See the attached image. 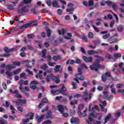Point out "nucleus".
<instances>
[{
  "label": "nucleus",
  "instance_id": "20",
  "mask_svg": "<svg viewBox=\"0 0 124 124\" xmlns=\"http://www.w3.org/2000/svg\"><path fill=\"white\" fill-rule=\"evenodd\" d=\"M43 73V71H39V73L38 75H36L35 77L36 79H43V76L42 75V74Z\"/></svg>",
  "mask_w": 124,
  "mask_h": 124
},
{
  "label": "nucleus",
  "instance_id": "64",
  "mask_svg": "<svg viewBox=\"0 0 124 124\" xmlns=\"http://www.w3.org/2000/svg\"><path fill=\"white\" fill-rule=\"evenodd\" d=\"M88 5L92 6L93 5V0H90L89 1Z\"/></svg>",
  "mask_w": 124,
  "mask_h": 124
},
{
  "label": "nucleus",
  "instance_id": "11",
  "mask_svg": "<svg viewBox=\"0 0 124 124\" xmlns=\"http://www.w3.org/2000/svg\"><path fill=\"white\" fill-rule=\"evenodd\" d=\"M45 117V114H42L41 116H39L38 115H35V119L36 120H37V122L38 124H40L43 121V119Z\"/></svg>",
  "mask_w": 124,
  "mask_h": 124
},
{
  "label": "nucleus",
  "instance_id": "25",
  "mask_svg": "<svg viewBox=\"0 0 124 124\" xmlns=\"http://www.w3.org/2000/svg\"><path fill=\"white\" fill-rule=\"evenodd\" d=\"M111 117H112V115H111V114L108 113V115L106 117L105 119L104 124H106L107 122H108V120L111 119Z\"/></svg>",
  "mask_w": 124,
  "mask_h": 124
},
{
  "label": "nucleus",
  "instance_id": "34",
  "mask_svg": "<svg viewBox=\"0 0 124 124\" xmlns=\"http://www.w3.org/2000/svg\"><path fill=\"white\" fill-rule=\"evenodd\" d=\"M31 12L33 13L34 15H36L38 13V10L33 8L31 9Z\"/></svg>",
  "mask_w": 124,
  "mask_h": 124
},
{
  "label": "nucleus",
  "instance_id": "56",
  "mask_svg": "<svg viewBox=\"0 0 124 124\" xmlns=\"http://www.w3.org/2000/svg\"><path fill=\"white\" fill-rule=\"evenodd\" d=\"M81 39L82 40H84L85 42H88V38H87V36H82L81 37Z\"/></svg>",
  "mask_w": 124,
  "mask_h": 124
},
{
  "label": "nucleus",
  "instance_id": "39",
  "mask_svg": "<svg viewBox=\"0 0 124 124\" xmlns=\"http://www.w3.org/2000/svg\"><path fill=\"white\" fill-rule=\"evenodd\" d=\"M41 68L44 69V70H46L48 69V65L46 63L44 64V65L41 66Z\"/></svg>",
  "mask_w": 124,
  "mask_h": 124
},
{
  "label": "nucleus",
  "instance_id": "42",
  "mask_svg": "<svg viewBox=\"0 0 124 124\" xmlns=\"http://www.w3.org/2000/svg\"><path fill=\"white\" fill-rule=\"evenodd\" d=\"M30 122V119L26 118V119H22L23 124H27Z\"/></svg>",
  "mask_w": 124,
  "mask_h": 124
},
{
  "label": "nucleus",
  "instance_id": "37",
  "mask_svg": "<svg viewBox=\"0 0 124 124\" xmlns=\"http://www.w3.org/2000/svg\"><path fill=\"white\" fill-rule=\"evenodd\" d=\"M88 37L89 38H90L91 39H93V37H94V35L93 34V33L92 32H89L88 33Z\"/></svg>",
  "mask_w": 124,
  "mask_h": 124
},
{
  "label": "nucleus",
  "instance_id": "6",
  "mask_svg": "<svg viewBox=\"0 0 124 124\" xmlns=\"http://www.w3.org/2000/svg\"><path fill=\"white\" fill-rule=\"evenodd\" d=\"M73 5L74 4L72 3L68 4V8L66 10V12H69V14H73V11L75 10L74 8H73Z\"/></svg>",
  "mask_w": 124,
  "mask_h": 124
},
{
  "label": "nucleus",
  "instance_id": "41",
  "mask_svg": "<svg viewBox=\"0 0 124 124\" xmlns=\"http://www.w3.org/2000/svg\"><path fill=\"white\" fill-rule=\"evenodd\" d=\"M113 57L114 58H121L122 57V54L119 53H115L113 55Z\"/></svg>",
  "mask_w": 124,
  "mask_h": 124
},
{
  "label": "nucleus",
  "instance_id": "12",
  "mask_svg": "<svg viewBox=\"0 0 124 124\" xmlns=\"http://www.w3.org/2000/svg\"><path fill=\"white\" fill-rule=\"evenodd\" d=\"M71 124H79L80 123V120L79 118L73 117L70 120Z\"/></svg>",
  "mask_w": 124,
  "mask_h": 124
},
{
  "label": "nucleus",
  "instance_id": "43",
  "mask_svg": "<svg viewBox=\"0 0 124 124\" xmlns=\"http://www.w3.org/2000/svg\"><path fill=\"white\" fill-rule=\"evenodd\" d=\"M52 124V121L51 120H46L42 123V124Z\"/></svg>",
  "mask_w": 124,
  "mask_h": 124
},
{
  "label": "nucleus",
  "instance_id": "51",
  "mask_svg": "<svg viewBox=\"0 0 124 124\" xmlns=\"http://www.w3.org/2000/svg\"><path fill=\"white\" fill-rule=\"evenodd\" d=\"M52 44L53 46H58L59 45V41L56 40L53 42Z\"/></svg>",
  "mask_w": 124,
  "mask_h": 124
},
{
  "label": "nucleus",
  "instance_id": "27",
  "mask_svg": "<svg viewBox=\"0 0 124 124\" xmlns=\"http://www.w3.org/2000/svg\"><path fill=\"white\" fill-rule=\"evenodd\" d=\"M58 31L59 34H62V35H64V33H65V31H66V30L63 28L62 29V30H58Z\"/></svg>",
  "mask_w": 124,
  "mask_h": 124
},
{
  "label": "nucleus",
  "instance_id": "29",
  "mask_svg": "<svg viewBox=\"0 0 124 124\" xmlns=\"http://www.w3.org/2000/svg\"><path fill=\"white\" fill-rule=\"evenodd\" d=\"M7 9L9 10H13L14 9V5L11 4H8L7 5Z\"/></svg>",
  "mask_w": 124,
  "mask_h": 124
},
{
  "label": "nucleus",
  "instance_id": "9",
  "mask_svg": "<svg viewBox=\"0 0 124 124\" xmlns=\"http://www.w3.org/2000/svg\"><path fill=\"white\" fill-rule=\"evenodd\" d=\"M103 93L104 94V97L106 100H111V99L114 98V95L112 94L108 96V92L107 91L103 92Z\"/></svg>",
  "mask_w": 124,
  "mask_h": 124
},
{
  "label": "nucleus",
  "instance_id": "61",
  "mask_svg": "<svg viewBox=\"0 0 124 124\" xmlns=\"http://www.w3.org/2000/svg\"><path fill=\"white\" fill-rule=\"evenodd\" d=\"M114 24H115V20H113L111 22H110L109 27L113 28V27H114Z\"/></svg>",
  "mask_w": 124,
  "mask_h": 124
},
{
  "label": "nucleus",
  "instance_id": "4",
  "mask_svg": "<svg viewBox=\"0 0 124 124\" xmlns=\"http://www.w3.org/2000/svg\"><path fill=\"white\" fill-rule=\"evenodd\" d=\"M78 73L76 75V77L77 79H79V80H81V81H84L85 80V78L83 76V72L82 71V68H78Z\"/></svg>",
  "mask_w": 124,
  "mask_h": 124
},
{
  "label": "nucleus",
  "instance_id": "15",
  "mask_svg": "<svg viewBox=\"0 0 124 124\" xmlns=\"http://www.w3.org/2000/svg\"><path fill=\"white\" fill-rule=\"evenodd\" d=\"M83 59L86 62H92L93 58L92 56H90L89 57H87L86 56H83Z\"/></svg>",
  "mask_w": 124,
  "mask_h": 124
},
{
  "label": "nucleus",
  "instance_id": "48",
  "mask_svg": "<svg viewBox=\"0 0 124 124\" xmlns=\"http://www.w3.org/2000/svg\"><path fill=\"white\" fill-rule=\"evenodd\" d=\"M2 87L4 90H7V85H6V83L5 82H3L2 84Z\"/></svg>",
  "mask_w": 124,
  "mask_h": 124
},
{
  "label": "nucleus",
  "instance_id": "52",
  "mask_svg": "<svg viewBox=\"0 0 124 124\" xmlns=\"http://www.w3.org/2000/svg\"><path fill=\"white\" fill-rule=\"evenodd\" d=\"M5 73L6 75H7L8 77H11V76H12V73H10L9 71H6Z\"/></svg>",
  "mask_w": 124,
  "mask_h": 124
},
{
  "label": "nucleus",
  "instance_id": "53",
  "mask_svg": "<svg viewBox=\"0 0 124 124\" xmlns=\"http://www.w3.org/2000/svg\"><path fill=\"white\" fill-rule=\"evenodd\" d=\"M42 102L44 103H48V102H49V101L48 100L47 98H44L42 99Z\"/></svg>",
  "mask_w": 124,
  "mask_h": 124
},
{
  "label": "nucleus",
  "instance_id": "5",
  "mask_svg": "<svg viewBox=\"0 0 124 124\" xmlns=\"http://www.w3.org/2000/svg\"><path fill=\"white\" fill-rule=\"evenodd\" d=\"M78 116L79 118H84L85 117H87V111H88V109H86L83 111V113H82V112H81V110H82V108H81V106L78 107Z\"/></svg>",
  "mask_w": 124,
  "mask_h": 124
},
{
  "label": "nucleus",
  "instance_id": "50",
  "mask_svg": "<svg viewBox=\"0 0 124 124\" xmlns=\"http://www.w3.org/2000/svg\"><path fill=\"white\" fill-rule=\"evenodd\" d=\"M70 103L71 105H74V104H77L78 103V100H75L74 101H72L70 102Z\"/></svg>",
  "mask_w": 124,
  "mask_h": 124
},
{
  "label": "nucleus",
  "instance_id": "19",
  "mask_svg": "<svg viewBox=\"0 0 124 124\" xmlns=\"http://www.w3.org/2000/svg\"><path fill=\"white\" fill-rule=\"evenodd\" d=\"M13 103H17L18 104H19V103H23V104H26V103H27V101H26L25 99H19L17 101H14Z\"/></svg>",
  "mask_w": 124,
  "mask_h": 124
},
{
  "label": "nucleus",
  "instance_id": "1",
  "mask_svg": "<svg viewBox=\"0 0 124 124\" xmlns=\"http://www.w3.org/2000/svg\"><path fill=\"white\" fill-rule=\"evenodd\" d=\"M94 58H97L95 60V62L92 65H90V68L91 70H94L97 72L98 69H104L105 66L104 65L101 64L100 62L104 61V58L98 55H95Z\"/></svg>",
  "mask_w": 124,
  "mask_h": 124
},
{
  "label": "nucleus",
  "instance_id": "24",
  "mask_svg": "<svg viewBox=\"0 0 124 124\" xmlns=\"http://www.w3.org/2000/svg\"><path fill=\"white\" fill-rule=\"evenodd\" d=\"M12 68H15V67L14 66V65L11 64L7 65L6 66V69H8V70H9V71H10V70H11V69Z\"/></svg>",
  "mask_w": 124,
  "mask_h": 124
},
{
  "label": "nucleus",
  "instance_id": "31",
  "mask_svg": "<svg viewBox=\"0 0 124 124\" xmlns=\"http://www.w3.org/2000/svg\"><path fill=\"white\" fill-rule=\"evenodd\" d=\"M123 30H124V26L123 25H120L118 26L117 31L119 32H122V31H123Z\"/></svg>",
  "mask_w": 124,
  "mask_h": 124
},
{
  "label": "nucleus",
  "instance_id": "45",
  "mask_svg": "<svg viewBox=\"0 0 124 124\" xmlns=\"http://www.w3.org/2000/svg\"><path fill=\"white\" fill-rule=\"evenodd\" d=\"M47 64H48V65L49 66H54V65H56V64H57L56 63V62H50V61H49L48 62V63H47Z\"/></svg>",
  "mask_w": 124,
  "mask_h": 124
},
{
  "label": "nucleus",
  "instance_id": "3",
  "mask_svg": "<svg viewBox=\"0 0 124 124\" xmlns=\"http://www.w3.org/2000/svg\"><path fill=\"white\" fill-rule=\"evenodd\" d=\"M50 79L53 81L56 84H60L61 83V79H60V77L56 76H54L53 73H50L49 75L46 76V82L49 83L50 82Z\"/></svg>",
  "mask_w": 124,
  "mask_h": 124
},
{
  "label": "nucleus",
  "instance_id": "38",
  "mask_svg": "<svg viewBox=\"0 0 124 124\" xmlns=\"http://www.w3.org/2000/svg\"><path fill=\"white\" fill-rule=\"evenodd\" d=\"M30 114H31V115H30V120H32L33 119V117H34V114H33V113L29 112L28 114L26 115L25 117H29V115H30Z\"/></svg>",
  "mask_w": 124,
  "mask_h": 124
},
{
  "label": "nucleus",
  "instance_id": "49",
  "mask_svg": "<svg viewBox=\"0 0 124 124\" xmlns=\"http://www.w3.org/2000/svg\"><path fill=\"white\" fill-rule=\"evenodd\" d=\"M0 124H8L7 121L4 120H0Z\"/></svg>",
  "mask_w": 124,
  "mask_h": 124
},
{
  "label": "nucleus",
  "instance_id": "22",
  "mask_svg": "<svg viewBox=\"0 0 124 124\" xmlns=\"http://www.w3.org/2000/svg\"><path fill=\"white\" fill-rule=\"evenodd\" d=\"M57 108L58 109V110L61 113V114L62 113H63L64 112V107L62 105H58L57 106Z\"/></svg>",
  "mask_w": 124,
  "mask_h": 124
},
{
  "label": "nucleus",
  "instance_id": "33",
  "mask_svg": "<svg viewBox=\"0 0 124 124\" xmlns=\"http://www.w3.org/2000/svg\"><path fill=\"white\" fill-rule=\"evenodd\" d=\"M111 5L113 11H116V10H117V8H118V5H117L116 3H112V4H111Z\"/></svg>",
  "mask_w": 124,
  "mask_h": 124
},
{
  "label": "nucleus",
  "instance_id": "46",
  "mask_svg": "<svg viewBox=\"0 0 124 124\" xmlns=\"http://www.w3.org/2000/svg\"><path fill=\"white\" fill-rule=\"evenodd\" d=\"M106 4H107L108 6H110V5H112V4H113V2L110 0L106 1Z\"/></svg>",
  "mask_w": 124,
  "mask_h": 124
},
{
  "label": "nucleus",
  "instance_id": "10",
  "mask_svg": "<svg viewBox=\"0 0 124 124\" xmlns=\"http://www.w3.org/2000/svg\"><path fill=\"white\" fill-rule=\"evenodd\" d=\"M36 22H37V20L30 21V23H27L20 27V30H23L24 29H26V28H29V27H31V24H32V23H35Z\"/></svg>",
  "mask_w": 124,
  "mask_h": 124
},
{
  "label": "nucleus",
  "instance_id": "40",
  "mask_svg": "<svg viewBox=\"0 0 124 124\" xmlns=\"http://www.w3.org/2000/svg\"><path fill=\"white\" fill-rule=\"evenodd\" d=\"M13 65H16L17 66H20V65H21V62L15 61L13 62Z\"/></svg>",
  "mask_w": 124,
  "mask_h": 124
},
{
  "label": "nucleus",
  "instance_id": "16",
  "mask_svg": "<svg viewBox=\"0 0 124 124\" xmlns=\"http://www.w3.org/2000/svg\"><path fill=\"white\" fill-rule=\"evenodd\" d=\"M26 12H29V9H27L26 6H24L21 9H18V13L19 14H22V13H25Z\"/></svg>",
  "mask_w": 124,
  "mask_h": 124
},
{
  "label": "nucleus",
  "instance_id": "14",
  "mask_svg": "<svg viewBox=\"0 0 124 124\" xmlns=\"http://www.w3.org/2000/svg\"><path fill=\"white\" fill-rule=\"evenodd\" d=\"M37 84H38V83H37V81H31V85L30 87L32 90H35V89H36V85H37Z\"/></svg>",
  "mask_w": 124,
  "mask_h": 124
},
{
  "label": "nucleus",
  "instance_id": "17",
  "mask_svg": "<svg viewBox=\"0 0 124 124\" xmlns=\"http://www.w3.org/2000/svg\"><path fill=\"white\" fill-rule=\"evenodd\" d=\"M20 86L19 87V90L21 92V93H24V88H23V84H24V80L21 79L18 82Z\"/></svg>",
  "mask_w": 124,
  "mask_h": 124
},
{
  "label": "nucleus",
  "instance_id": "26",
  "mask_svg": "<svg viewBox=\"0 0 124 124\" xmlns=\"http://www.w3.org/2000/svg\"><path fill=\"white\" fill-rule=\"evenodd\" d=\"M52 5L53 7H57V8H60V6L58 5V1L54 0L52 3Z\"/></svg>",
  "mask_w": 124,
  "mask_h": 124
},
{
  "label": "nucleus",
  "instance_id": "44",
  "mask_svg": "<svg viewBox=\"0 0 124 124\" xmlns=\"http://www.w3.org/2000/svg\"><path fill=\"white\" fill-rule=\"evenodd\" d=\"M35 43H36L38 44V46H39V48H42V46L41 45V41H35Z\"/></svg>",
  "mask_w": 124,
  "mask_h": 124
},
{
  "label": "nucleus",
  "instance_id": "28",
  "mask_svg": "<svg viewBox=\"0 0 124 124\" xmlns=\"http://www.w3.org/2000/svg\"><path fill=\"white\" fill-rule=\"evenodd\" d=\"M91 83L90 82V81L88 80L87 82H84L82 83V86L84 88H87L88 85H90Z\"/></svg>",
  "mask_w": 124,
  "mask_h": 124
},
{
  "label": "nucleus",
  "instance_id": "35",
  "mask_svg": "<svg viewBox=\"0 0 124 124\" xmlns=\"http://www.w3.org/2000/svg\"><path fill=\"white\" fill-rule=\"evenodd\" d=\"M31 62V61L28 60H25L21 62V63L22 64H24V65L26 66L27 64H29Z\"/></svg>",
  "mask_w": 124,
  "mask_h": 124
},
{
  "label": "nucleus",
  "instance_id": "32",
  "mask_svg": "<svg viewBox=\"0 0 124 124\" xmlns=\"http://www.w3.org/2000/svg\"><path fill=\"white\" fill-rule=\"evenodd\" d=\"M22 70V69L21 68H18L17 70L14 71L13 73L15 74V75H18L21 72Z\"/></svg>",
  "mask_w": 124,
  "mask_h": 124
},
{
  "label": "nucleus",
  "instance_id": "58",
  "mask_svg": "<svg viewBox=\"0 0 124 124\" xmlns=\"http://www.w3.org/2000/svg\"><path fill=\"white\" fill-rule=\"evenodd\" d=\"M0 57H5V58H8V57H10V53H7L3 54V55H0Z\"/></svg>",
  "mask_w": 124,
  "mask_h": 124
},
{
  "label": "nucleus",
  "instance_id": "36",
  "mask_svg": "<svg viewBox=\"0 0 124 124\" xmlns=\"http://www.w3.org/2000/svg\"><path fill=\"white\" fill-rule=\"evenodd\" d=\"M110 35L111 34H110V33L106 34L105 35H103L102 38H103V39H107V38L110 37Z\"/></svg>",
  "mask_w": 124,
  "mask_h": 124
},
{
  "label": "nucleus",
  "instance_id": "30",
  "mask_svg": "<svg viewBox=\"0 0 124 124\" xmlns=\"http://www.w3.org/2000/svg\"><path fill=\"white\" fill-rule=\"evenodd\" d=\"M46 33L47 34L48 37H51V30H50L49 27L46 28Z\"/></svg>",
  "mask_w": 124,
  "mask_h": 124
},
{
  "label": "nucleus",
  "instance_id": "7",
  "mask_svg": "<svg viewBox=\"0 0 124 124\" xmlns=\"http://www.w3.org/2000/svg\"><path fill=\"white\" fill-rule=\"evenodd\" d=\"M9 91L11 93H12L13 94H16L15 97L16 98H22V95L19 94V90H16L13 91L12 89H10Z\"/></svg>",
  "mask_w": 124,
  "mask_h": 124
},
{
  "label": "nucleus",
  "instance_id": "18",
  "mask_svg": "<svg viewBox=\"0 0 124 124\" xmlns=\"http://www.w3.org/2000/svg\"><path fill=\"white\" fill-rule=\"evenodd\" d=\"M108 41H110V44H113V43H116L118 41V38H114V37H110L108 39Z\"/></svg>",
  "mask_w": 124,
  "mask_h": 124
},
{
  "label": "nucleus",
  "instance_id": "55",
  "mask_svg": "<svg viewBox=\"0 0 124 124\" xmlns=\"http://www.w3.org/2000/svg\"><path fill=\"white\" fill-rule=\"evenodd\" d=\"M32 0H23V2L26 4H29V3H31V2Z\"/></svg>",
  "mask_w": 124,
  "mask_h": 124
},
{
  "label": "nucleus",
  "instance_id": "57",
  "mask_svg": "<svg viewBox=\"0 0 124 124\" xmlns=\"http://www.w3.org/2000/svg\"><path fill=\"white\" fill-rule=\"evenodd\" d=\"M75 62L76 63H78V64H80V63H82V62L79 59H77L76 60Z\"/></svg>",
  "mask_w": 124,
  "mask_h": 124
},
{
  "label": "nucleus",
  "instance_id": "63",
  "mask_svg": "<svg viewBox=\"0 0 124 124\" xmlns=\"http://www.w3.org/2000/svg\"><path fill=\"white\" fill-rule=\"evenodd\" d=\"M88 55L92 56V55H94V50H89L88 51Z\"/></svg>",
  "mask_w": 124,
  "mask_h": 124
},
{
  "label": "nucleus",
  "instance_id": "21",
  "mask_svg": "<svg viewBox=\"0 0 124 124\" xmlns=\"http://www.w3.org/2000/svg\"><path fill=\"white\" fill-rule=\"evenodd\" d=\"M46 119H53L54 118V116L52 115V111L49 110L46 115Z\"/></svg>",
  "mask_w": 124,
  "mask_h": 124
},
{
  "label": "nucleus",
  "instance_id": "8",
  "mask_svg": "<svg viewBox=\"0 0 124 124\" xmlns=\"http://www.w3.org/2000/svg\"><path fill=\"white\" fill-rule=\"evenodd\" d=\"M108 77H111V74L109 72H106L102 76V81L104 82H106V81H107V78Z\"/></svg>",
  "mask_w": 124,
  "mask_h": 124
},
{
  "label": "nucleus",
  "instance_id": "23",
  "mask_svg": "<svg viewBox=\"0 0 124 124\" xmlns=\"http://www.w3.org/2000/svg\"><path fill=\"white\" fill-rule=\"evenodd\" d=\"M62 59V57L61 56V55H54L52 57V59L53 60L54 62H57L58 61H59V60H61Z\"/></svg>",
  "mask_w": 124,
  "mask_h": 124
},
{
  "label": "nucleus",
  "instance_id": "47",
  "mask_svg": "<svg viewBox=\"0 0 124 124\" xmlns=\"http://www.w3.org/2000/svg\"><path fill=\"white\" fill-rule=\"evenodd\" d=\"M72 85L73 87V89H74V90H76L77 88V83H76V82H75L74 81H73L72 82Z\"/></svg>",
  "mask_w": 124,
  "mask_h": 124
},
{
  "label": "nucleus",
  "instance_id": "59",
  "mask_svg": "<svg viewBox=\"0 0 124 124\" xmlns=\"http://www.w3.org/2000/svg\"><path fill=\"white\" fill-rule=\"evenodd\" d=\"M92 42H93L94 44H100V40H93Z\"/></svg>",
  "mask_w": 124,
  "mask_h": 124
},
{
  "label": "nucleus",
  "instance_id": "60",
  "mask_svg": "<svg viewBox=\"0 0 124 124\" xmlns=\"http://www.w3.org/2000/svg\"><path fill=\"white\" fill-rule=\"evenodd\" d=\"M64 118H67L68 117V113L64 112L61 113Z\"/></svg>",
  "mask_w": 124,
  "mask_h": 124
},
{
  "label": "nucleus",
  "instance_id": "13",
  "mask_svg": "<svg viewBox=\"0 0 124 124\" xmlns=\"http://www.w3.org/2000/svg\"><path fill=\"white\" fill-rule=\"evenodd\" d=\"M62 66L61 65H56L55 66V68L54 69V72L55 73H58V72H59V73H62V69H60Z\"/></svg>",
  "mask_w": 124,
  "mask_h": 124
},
{
  "label": "nucleus",
  "instance_id": "54",
  "mask_svg": "<svg viewBox=\"0 0 124 124\" xmlns=\"http://www.w3.org/2000/svg\"><path fill=\"white\" fill-rule=\"evenodd\" d=\"M57 13L59 15H62L63 13V11L61 9H59L57 10Z\"/></svg>",
  "mask_w": 124,
  "mask_h": 124
},
{
  "label": "nucleus",
  "instance_id": "62",
  "mask_svg": "<svg viewBox=\"0 0 124 124\" xmlns=\"http://www.w3.org/2000/svg\"><path fill=\"white\" fill-rule=\"evenodd\" d=\"M52 1L51 0H47L46 1V4L48 5V6H51V5L52 4Z\"/></svg>",
  "mask_w": 124,
  "mask_h": 124
},
{
  "label": "nucleus",
  "instance_id": "2",
  "mask_svg": "<svg viewBox=\"0 0 124 124\" xmlns=\"http://www.w3.org/2000/svg\"><path fill=\"white\" fill-rule=\"evenodd\" d=\"M66 88L64 87V84L62 85L61 89H59L58 90L55 91L53 89L51 90V93L53 94V95H56V94H59V93H62L63 95H66L68 96V95L66 94Z\"/></svg>",
  "mask_w": 124,
  "mask_h": 124
}]
</instances>
